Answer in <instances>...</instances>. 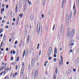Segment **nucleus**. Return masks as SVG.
<instances>
[{
	"mask_svg": "<svg viewBox=\"0 0 79 79\" xmlns=\"http://www.w3.org/2000/svg\"><path fill=\"white\" fill-rule=\"evenodd\" d=\"M25 79H27V77H25Z\"/></svg>",
	"mask_w": 79,
	"mask_h": 79,
	"instance_id": "nucleus-64",
	"label": "nucleus"
},
{
	"mask_svg": "<svg viewBox=\"0 0 79 79\" xmlns=\"http://www.w3.org/2000/svg\"><path fill=\"white\" fill-rule=\"evenodd\" d=\"M29 39H30V36L29 35H28L27 36V44H29Z\"/></svg>",
	"mask_w": 79,
	"mask_h": 79,
	"instance_id": "nucleus-11",
	"label": "nucleus"
},
{
	"mask_svg": "<svg viewBox=\"0 0 79 79\" xmlns=\"http://www.w3.org/2000/svg\"><path fill=\"white\" fill-rule=\"evenodd\" d=\"M13 54H15V53H16V52L15 51V50H14L13 51Z\"/></svg>",
	"mask_w": 79,
	"mask_h": 79,
	"instance_id": "nucleus-33",
	"label": "nucleus"
},
{
	"mask_svg": "<svg viewBox=\"0 0 79 79\" xmlns=\"http://www.w3.org/2000/svg\"><path fill=\"white\" fill-rule=\"evenodd\" d=\"M49 57V58H48V60H51V58H52V57Z\"/></svg>",
	"mask_w": 79,
	"mask_h": 79,
	"instance_id": "nucleus-37",
	"label": "nucleus"
},
{
	"mask_svg": "<svg viewBox=\"0 0 79 79\" xmlns=\"http://www.w3.org/2000/svg\"><path fill=\"white\" fill-rule=\"evenodd\" d=\"M56 60H57L56 59V58H54V61H56Z\"/></svg>",
	"mask_w": 79,
	"mask_h": 79,
	"instance_id": "nucleus-40",
	"label": "nucleus"
},
{
	"mask_svg": "<svg viewBox=\"0 0 79 79\" xmlns=\"http://www.w3.org/2000/svg\"><path fill=\"white\" fill-rule=\"evenodd\" d=\"M13 19V21L14 22H15V18H14Z\"/></svg>",
	"mask_w": 79,
	"mask_h": 79,
	"instance_id": "nucleus-50",
	"label": "nucleus"
},
{
	"mask_svg": "<svg viewBox=\"0 0 79 79\" xmlns=\"http://www.w3.org/2000/svg\"><path fill=\"white\" fill-rule=\"evenodd\" d=\"M39 45H40V44H38V47L37 48V49H39Z\"/></svg>",
	"mask_w": 79,
	"mask_h": 79,
	"instance_id": "nucleus-38",
	"label": "nucleus"
},
{
	"mask_svg": "<svg viewBox=\"0 0 79 79\" xmlns=\"http://www.w3.org/2000/svg\"><path fill=\"white\" fill-rule=\"evenodd\" d=\"M57 75H56L55 73L53 74V79H56V77Z\"/></svg>",
	"mask_w": 79,
	"mask_h": 79,
	"instance_id": "nucleus-10",
	"label": "nucleus"
},
{
	"mask_svg": "<svg viewBox=\"0 0 79 79\" xmlns=\"http://www.w3.org/2000/svg\"><path fill=\"white\" fill-rule=\"evenodd\" d=\"M34 19V15H31L30 16V19L31 20H33V19Z\"/></svg>",
	"mask_w": 79,
	"mask_h": 79,
	"instance_id": "nucleus-15",
	"label": "nucleus"
},
{
	"mask_svg": "<svg viewBox=\"0 0 79 79\" xmlns=\"http://www.w3.org/2000/svg\"><path fill=\"white\" fill-rule=\"evenodd\" d=\"M70 31L71 28H69L68 31L67 32V37H69V33H70Z\"/></svg>",
	"mask_w": 79,
	"mask_h": 79,
	"instance_id": "nucleus-5",
	"label": "nucleus"
},
{
	"mask_svg": "<svg viewBox=\"0 0 79 79\" xmlns=\"http://www.w3.org/2000/svg\"><path fill=\"white\" fill-rule=\"evenodd\" d=\"M10 53H11V54H12V53H13V51L11 50L10 51Z\"/></svg>",
	"mask_w": 79,
	"mask_h": 79,
	"instance_id": "nucleus-60",
	"label": "nucleus"
},
{
	"mask_svg": "<svg viewBox=\"0 0 79 79\" xmlns=\"http://www.w3.org/2000/svg\"><path fill=\"white\" fill-rule=\"evenodd\" d=\"M41 54V50H40V52H39V55L40 56Z\"/></svg>",
	"mask_w": 79,
	"mask_h": 79,
	"instance_id": "nucleus-36",
	"label": "nucleus"
},
{
	"mask_svg": "<svg viewBox=\"0 0 79 79\" xmlns=\"http://www.w3.org/2000/svg\"><path fill=\"white\" fill-rule=\"evenodd\" d=\"M66 19H67V20H69V15H67L66 16Z\"/></svg>",
	"mask_w": 79,
	"mask_h": 79,
	"instance_id": "nucleus-14",
	"label": "nucleus"
},
{
	"mask_svg": "<svg viewBox=\"0 0 79 79\" xmlns=\"http://www.w3.org/2000/svg\"><path fill=\"white\" fill-rule=\"evenodd\" d=\"M52 51L50 50H48V57L51 56V55H52Z\"/></svg>",
	"mask_w": 79,
	"mask_h": 79,
	"instance_id": "nucleus-4",
	"label": "nucleus"
},
{
	"mask_svg": "<svg viewBox=\"0 0 79 79\" xmlns=\"http://www.w3.org/2000/svg\"><path fill=\"white\" fill-rule=\"evenodd\" d=\"M45 1H43V6H44V5H45Z\"/></svg>",
	"mask_w": 79,
	"mask_h": 79,
	"instance_id": "nucleus-26",
	"label": "nucleus"
},
{
	"mask_svg": "<svg viewBox=\"0 0 79 79\" xmlns=\"http://www.w3.org/2000/svg\"><path fill=\"white\" fill-rule=\"evenodd\" d=\"M24 65V63L23 62V63L22 64V66H23L22 68H23L24 69V67H23Z\"/></svg>",
	"mask_w": 79,
	"mask_h": 79,
	"instance_id": "nucleus-30",
	"label": "nucleus"
},
{
	"mask_svg": "<svg viewBox=\"0 0 79 79\" xmlns=\"http://www.w3.org/2000/svg\"><path fill=\"white\" fill-rule=\"evenodd\" d=\"M76 71V69H73V72H75V71Z\"/></svg>",
	"mask_w": 79,
	"mask_h": 79,
	"instance_id": "nucleus-56",
	"label": "nucleus"
},
{
	"mask_svg": "<svg viewBox=\"0 0 79 79\" xmlns=\"http://www.w3.org/2000/svg\"><path fill=\"white\" fill-rule=\"evenodd\" d=\"M48 15H51V11L50 10L48 11Z\"/></svg>",
	"mask_w": 79,
	"mask_h": 79,
	"instance_id": "nucleus-25",
	"label": "nucleus"
},
{
	"mask_svg": "<svg viewBox=\"0 0 79 79\" xmlns=\"http://www.w3.org/2000/svg\"><path fill=\"white\" fill-rule=\"evenodd\" d=\"M27 28H28V25H27L25 26V30H27Z\"/></svg>",
	"mask_w": 79,
	"mask_h": 79,
	"instance_id": "nucleus-22",
	"label": "nucleus"
},
{
	"mask_svg": "<svg viewBox=\"0 0 79 79\" xmlns=\"http://www.w3.org/2000/svg\"><path fill=\"white\" fill-rule=\"evenodd\" d=\"M66 64H67L68 65V64H69V62H66Z\"/></svg>",
	"mask_w": 79,
	"mask_h": 79,
	"instance_id": "nucleus-62",
	"label": "nucleus"
},
{
	"mask_svg": "<svg viewBox=\"0 0 79 79\" xmlns=\"http://www.w3.org/2000/svg\"><path fill=\"white\" fill-rule=\"evenodd\" d=\"M38 74V70H33V72L32 74V76L33 77H32L31 79H35V78L36 77V76Z\"/></svg>",
	"mask_w": 79,
	"mask_h": 79,
	"instance_id": "nucleus-3",
	"label": "nucleus"
},
{
	"mask_svg": "<svg viewBox=\"0 0 79 79\" xmlns=\"http://www.w3.org/2000/svg\"><path fill=\"white\" fill-rule=\"evenodd\" d=\"M24 68H22V70L21 71V73H20V75H21L22 76V75H23V72H24Z\"/></svg>",
	"mask_w": 79,
	"mask_h": 79,
	"instance_id": "nucleus-9",
	"label": "nucleus"
},
{
	"mask_svg": "<svg viewBox=\"0 0 79 79\" xmlns=\"http://www.w3.org/2000/svg\"><path fill=\"white\" fill-rule=\"evenodd\" d=\"M6 69H7V71H8V69H7V68H6L5 69V71H6Z\"/></svg>",
	"mask_w": 79,
	"mask_h": 79,
	"instance_id": "nucleus-55",
	"label": "nucleus"
},
{
	"mask_svg": "<svg viewBox=\"0 0 79 79\" xmlns=\"http://www.w3.org/2000/svg\"><path fill=\"white\" fill-rule=\"evenodd\" d=\"M61 32H63V25L61 26Z\"/></svg>",
	"mask_w": 79,
	"mask_h": 79,
	"instance_id": "nucleus-17",
	"label": "nucleus"
},
{
	"mask_svg": "<svg viewBox=\"0 0 79 79\" xmlns=\"http://www.w3.org/2000/svg\"><path fill=\"white\" fill-rule=\"evenodd\" d=\"M35 61V60H34V59H32L31 60V67H33V66H34V65Z\"/></svg>",
	"mask_w": 79,
	"mask_h": 79,
	"instance_id": "nucleus-6",
	"label": "nucleus"
},
{
	"mask_svg": "<svg viewBox=\"0 0 79 79\" xmlns=\"http://www.w3.org/2000/svg\"><path fill=\"white\" fill-rule=\"evenodd\" d=\"M77 4H79V1L77 0Z\"/></svg>",
	"mask_w": 79,
	"mask_h": 79,
	"instance_id": "nucleus-52",
	"label": "nucleus"
},
{
	"mask_svg": "<svg viewBox=\"0 0 79 79\" xmlns=\"http://www.w3.org/2000/svg\"><path fill=\"white\" fill-rule=\"evenodd\" d=\"M75 4L74 3L73 7V9H75Z\"/></svg>",
	"mask_w": 79,
	"mask_h": 79,
	"instance_id": "nucleus-48",
	"label": "nucleus"
},
{
	"mask_svg": "<svg viewBox=\"0 0 79 79\" xmlns=\"http://www.w3.org/2000/svg\"><path fill=\"white\" fill-rule=\"evenodd\" d=\"M5 38H6V35H4L3 37V39H4V40H5Z\"/></svg>",
	"mask_w": 79,
	"mask_h": 79,
	"instance_id": "nucleus-32",
	"label": "nucleus"
},
{
	"mask_svg": "<svg viewBox=\"0 0 79 79\" xmlns=\"http://www.w3.org/2000/svg\"><path fill=\"white\" fill-rule=\"evenodd\" d=\"M42 31V27H40V24L38 23L37 25V32L38 33H39V32L41 33Z\"/></svg>",
	"mask_w": 79,
	"mask_h": 79,
	"instance_id": "nucleus-2",
	"label": "nucleus"
},
{
	"mask_svg": "<svg viewBox=\"0 0 79 79\" xmlns=\"http://www.w3.org/2000/svg\"><path fill=\"white\" fill-rule=\"evenodd\" d=\"M11 37H10V38L9 39V42H11Z\"/></svg>",
	"mask_w": 79,
	"mask_h": 79,
	"instance_id": "nucleus-45",
	"label": "nucleus"
},
{
	"mask_svg": "<svg viewBox=\"0 0 79 79\" xmlns=\"http://www.w3.org/2000/svg\"><path fill=\"white\" fill-rule=\"evenodd\" d=\"M2 45H3V42H1V46H0V48L2 47Z\"/></svg>",
	"mask_w": 79,
	"mask_h": 79,
	"instance_id": "nucleus-43",
	"label": "nucleus"
},
{
	"mask_svg": "<svg viewBox=\"0 0 79 79\" xmlns=\"http://www.w3.org/2000/svg\"><path fill=\"white\" fill-rule=\"evenodd\" d=\"M75 32V29H73L72 31L71 32L69 36V40H70V44H72V42H73V36L74 34V33Z\"/></svg>",
	"mask_w": 79,
	"mask_h": 79,
	"instance_id": "nucleus-1",
	"label": "nucleus"
},
{
	"mask_svg": "<svg viewBox=\"0 0 79 79\" xmlns=\"http://www.w3.org/2000/svg\"><path fill=\"white\" fill-rule=\"evenodd\" d=\"M2 11H5V9H4V8H3L2 9Z\"/></svg>",
	"mask_w": 79,
	"mask_h": 79,
	"instance_id": "nucleus-53",
	"label": "nucleus"
},
{
	"mask_svg": "<svg viewBox=\"0 0 79 79\" xmlns=\"http://www.w3.org/2000/svg\"><path fill=\"white\" fill-rule=\"evenodd\" d=\"M44 48H46V46L45 45H44Z\"/></svg>",
	"mask_w": 79,
	"mask_h": 79,
	"instance_id": "nucleus-58",
	"label": "nucleus"
},
{
	"mask_svg": "<svg viewBox=\"0 0 79 79\" xmlns=\"http://www.w3.org/2000/svg\"><path fill=\"white\" fill-rule=\"evenodd\" d=\"M3 32V28H1L0 29V33H2Z\"/></svg>",
	"mask_w": 79,
	"mask_h": 79,
	"instance_id": "nucleus-23",
	"label": "nucleus"
},
{
	"mask_svg": "<svg viewBox=\"0 0 79 79\" xmlns=\"http://www.w3.org/2000/svg\"><path fill=\"white\" fill-rule=\"evenodd\" d=\"M9 27V26H6V29H8Z\"/></svg>",
	"mask_w": 79,
	"mask_h": 79,
	"instance_id": "nucleus-47",
	"label": "nucleus"
},
{
	"mask_svg": "<svg viewBox=\"0 0 79 79\" xmlns=\"http://www.w3.org/2000/svg\"><path fill=\"white\" fill-rule=\"evenodd\" d=\"M54 58H55L56 57V54H54Z\"/></svg>",
	"mask_w": 79,
	"mask_h": 79,
	"instance_id": "nucleus-41",
	"label": "nucleus"
},
{
	"mask_svg": "<svg viewBox=\"0 0 79 79\" xmlns=\"http://www.w3.org/2000/svg\"><path fill=\"white\" fill-rule=\"evenodd\" d=\"M8 5H6V8L7 9H8Z\"/></svg>",
	"mask_w": 79,
	"mask_h": 79,
	"instance_id": "nucleus-51",
	"label": "nucleus"
},
{
	"mask_svg": "<svg viewBox=\"0 0 79 79\" xmlns=\"http://www.w3.org/2000/svg\"><path fill=\"white\" fill-rule=\"evenodd\" d=\"M70 53H72V52H73V50H70Z\"/></svg>",
	"mask_w": 79,
	"mask_h": 79,
	"instance_id": "nucleus-59",
	"label": "nucleus"
},
{
	"mask_svg": "<svg viewBox=\"0 0 79 79\" xmlns=\"http://www.w3.org/2000/svg\"><path fill=\"white\" fill-rule=\"evenodd\" d=\"M75 62L76 63H79V57L77 59V60L75 61Z\"/></svg>",
	"mask_w": 79,
	"mask_h": 79,
	"instance_id": "nucleus-16",
	"label": "nucleus"
},
{
	"mask_svg": "<svg viewBox=\"0 0 79 79\" xmlns=\"http://www.w3.org/2000/svg\"><path fill=\"white\" fill-rule=\"evenodd\" d=\"M10 60L11 61H13V57H11Z\"/></svg>",
	"mask_w": 79,
	"mask_h": 79,
	"instance_id": "nucleus-34",
	"label": "nucleus"
},
{
	"mask_svg": "<svg viewBox=\"0 0 79 79\" xmlns=\"http://www.w3.org/2000/svg\"><path fill=\"white\" fill-rule=\"evenodd\" d=\"M4 68V66H3L2 68H1V70H3V69Z\"/></svg>",
	"mask_w": 79,
	"mask_h": 79,
	"instance_id": "nucleus-29",
	"label": "nucleus"
},
{
	"mask_svg": "<svg viewBox=\"0 0 79 79\" xmlns=\"http://www.w3.org/2000/svg\"><path fill=\"white\" fill-rule=\"evenodd\" d=\"M18 44V41H16L15 42V45H16Z\"/></svg>",
	"mask_w": 79,
	"mask_h": 79,
	"instance_id": "nucleus-31",
	"label": "nucleus"
},
{
	"mask_svg": "<svg viewBox=\"0 0 79 79\" xmlns=\"http://www.w3.org/2000/svg\"><path fill=\"white\" fill-rule=\"evenodd\" d=\"M2 23H5V20H3L2 21Z\"/></svg>",
	"mask_w": 79,
	"mask_h": 79,
	"instance_id": "nucleus-61",
	"label": "nucleus"
},
{
	"mask_svg": "<svg viewBox=\"0 0 79 79\" xmlns=\"http://www.w3.org/2000/svg\"><path fill=\"white\" fill-rule=\"evenodd\" d=\"M54 69L55 70V73L56 74H58V68H57V67H55L54 68Z\"/></svg>",
	"mask_w": 79,
	"mask_h": 79,
	"instance_id": "nucleus-7",
	"label": "nucleus"
},
{
	"mask_svg": "<svg viewBox=\"0 0 79 79\" xmlns=\"http://www.w3.org/2000/svg\"><path fill=\"white\" fill-rule=\"evenodd\" d=\"M5 79H9V77H6L5 78Z\"/></svg>",
	"mask_w": 79,
	"mask_h": 79,
	"instance_id": "nucleus-44",
	"label": "nucleus"
},
{
	"mask_svg": "<svg viewBox=\"0 0 79 79\" xmlns=\"http://www.w3.org/2000/svg\"><path fill=\"white\" fill-rule=\"evenodd\" d=\"M47 29H48L47 26L46 27H45L46 31H47Z\"/></svg>",
	"mask_w": 79,
	"mask_h": 79,
	"instance_id": "nucleus-49",
	"label": "nucleus"
},
{
	"mask_svg": "<svg viewBox=\"0 0 79 79\" xmlns=\"http://www.w3.org/2000/svg\"><path fill=\"white\" fill-rule=\"evenodd\" d=\"M61 58V61H59V64H63V56H60Z\"/></svg>",
	"mask_w": 79,
	"mask_h": 79,
	"instance_id": "nucleus-8",
	"label": "nucleus"
},
{
	"mask_svg": "<svg viewBox=\"0 0 79 79\" xmlns=\"http://www.w3.org/2000/svg\"><path fill=\"white\" fill-rule=\"evenodd\" d=\"M54 53L55 54H56L57 53V49L56 48H55Z\"/></svg>",
	"mask_w": 79,
	"mask_h": 79,
	"instance_id": "nucleus-12",
	"label": "nucleus"
},
{
	"mask_svg": "<svg viewBox=\"0 0 79 79\" xmlns=\"http://www.w3.org/2000/svg\"><path fill=\"white\" fill-rule=\"evenodd\" d=\"M1 50L2 51H3V48H2Z\"/></svg>",
	"mask_w": 79,
	"mask_h": 79,
	"instance_id": "nucleus-63",
	"label": "nucleus"
},
{
	"mask_svg": "<svg viewBox=\"0 0 79 79\" xmlns=\"http://www.w3.org/2000/svg\"><path fill=\"white\" fill-rule=\"evenodd\" d=\"M19 17H17V21H19Z\"/></svg>",
	"mask_w": 79,
	"mask_h": 79,
	"instance_id": "nucleus-42",
	"label": "nucleus"
},
{
	"mask_svg": "<svg viewBox=\"0 0 79 79\" xmlns=\"http://www.w3.org/2000/svg\"><path fill=\"white\" fill-rule=\"evenodd\" d=\"M19 57H18L17 59V61H19Z\"/></svg>",
	"mask_w": 79,
	"mask_h": 79,
	"instance_id": "nucleus-35",
	"label": "nucleus"
},
{
	"mask_svg": "<svg viewBox=\"0 0 79 79\" xmlns=\"http://www.w3.org/2000/svg\"><path fill=\"white\" fill-rule=\"evenodd\" d=\"M15 69L16 70H17V69H18V65H16V66Z\"/></svg>",
	"mask_w": 79,
	"mask_h": 79,
	"instance_id": "nucleus-39",
	"label": "nucleus"
},
{
	"mask_svg": "<svg viewBox=\"0 0 79 79\" xmlns=\"http://www.w3.org/2000/svg\"><path fill=\"white\" fill-rule=\"evenodd\" d=\"M41 16L42 17V18H44V14H42L41 15Z\"/></svg>",
	"mask_w": 79,
	"mask_h": 79,
	"instance_id": "nucleus-46",
	"label": "nucleus"
},
{
	"mask_svg": "<svg viewBox=\"0 0 79 79\" xmlns=\"http://www.w3.org/2000/svg\"><path fill=\"white\" fill-rule=\"evenodd\" d=\"M55 24L54 25V26L53 27V31H54V29H55Z\"/></svg>",
	"mask_w": 79,
	"mask_h": 79,
	"instance_id": "nucleus-28",
	"label": "nucleus"
},
{
	"mask_svg": "<svg viewBox=\"0 0 79 79\" xmlns=\"http://www.w3.org/2000/svg\"><path fill=\"white\" fill-rule=\"evenodd\" d=\"M71 18H72V15H71V14H70V19H71Z\"/></svg>",
	"mask_w": 79,
	"mask_h": 79,
	"instance_id": "nucleus-57",
	"label": "nucleus"
},
{
	"mask_svg": "<svg viewBox=\"0 0 79 79\" xmlns=\"http://www.w3.org/2000/svg\"><path fill=\"white\" fill-rule=\"evenodd\" d=\"M19 16H20L21 18H22V17L23 16V14H20L19 15Z\"/></svg>",
	"mask_w": 79,
	"mask_h": 79,
	"instance_id": "nucleus-20",
	"label": "nucleus"
},
{
	"mask_svg": "<svg viewBox=\"0 0 79 79\" xmlns=\"http://www.w3.org/2000/svg\"><path fill=\"white\" fill-rule=\"evenodd\" d=\"M27 2H28L29 4V5H32V3H31V2L29 1V0H28Z\"/></svg>",
	"mask_w": 79,
	"mask_h": 79,
	"instance_id": "nucleus-21",
	"label": "nucleus"
},
{
	"mask_svg": "<svg viewBox=\"0 0 79 79\" xmlns=\"http://www.w3.org/2000/svg\"><path fill=\"white\" fill-rule=\"evenodd\" d=\"M6 51H8V48H7L6 49Z\"/></svg>",
	"mask_w": 79,
	"mask_h": 79,
	"instance_id": "nucleus-54",
	"label": "nucleus"
},
{
	"mask_svg": "<svg viewBox=\"0 0 79 79\" xmlns=\"http://www.w3.org/2000/svg\"><path fill=\"white\" fill-rule=\"evenodd\" d=\"M25 54H26V51H24L23 53L22 57H24V55H25Z\"/></svg>",
	"mask_w": 79,
	"mask_h": 79,
	"instance_id": "nucleus-19",
	"label": "nucleus"
},
{
	"mask_svg": "<svg viewBox=\"0 0 79 79\" xmlns=\"http://www.w3.org/2000/svg\"><path fill=\"white\" fill-rule=\"evenodd\" d=\"M66 2V1H62V6H61V8H63V6L64 5V2Z\"/></svg>",
	"mask_w": 79,
	"mask_h": 79,
	"instance_id": "nucleus-13",
	"label": "nucleus"
},
{
	"mask_svg": "<svg viewBox=\"0 0 79 79\" xmlns=\"http://www.w3.org/2000/svg\"><path fill=\"white\" fill-rule=\"evenodd\" d=\"M18 11V6H16L15 8V12L16 13Z\"/></svg>",
	"mask_w": 79,
	"mask_h": 79,
	"instance_id": "nucleus-18",
	"label": "nucleus"
},
{
	"mask_svg": "<svg viewBox=\"0 0 79 79\" xmlns=\"http://www.w3.org/2000/svg\"><path fill=\"white\" fill-rule=\"evenodd\" d=\"M74 15H76V9H75V11L74 12Z\"/></svg>",
	"mask_w": 79,
	"mask_h": 79,
	"instance_id": "nucleus-27",
	"label": "nucleus"
},
{
	"mask_svg": "<svg viewBox=\"0 0 79 79\" xmlns=\"http://www.w3.org/2000/svg\"><path fill=\"white\" fill-rule=\"evenodd\" d=\"M57 37L59 39H60V34H59L58 35Z\"/></svg>",
	"mask_w": 79,
	"mask_h": 79,
	"instance_id": "nucleus-24",
	"label": "nucleus"
}]
</instances>
